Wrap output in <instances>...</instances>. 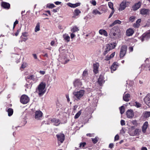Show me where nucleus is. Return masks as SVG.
I'll return each instance as SVG.
<instances>
[{"mask_svg": "<svg viewBox=\"0 0 150 150\" xmlns=\"http://www.w3.org/2000/svg\"><path fill=\"white\" fill-rule=\"evenodd\" d=\"M27 64L26 63H23L21 65L20 69L22 70L24 69L27 67Z\"/></svg>", "mask_w": 150, "mask_h": 150, "instance_id": "nucleus-38", "label": "nucleus"}, {"mask_svg": "<svg viewBox=\"0 0 150 150\" xmlns=\"http://www.w3.org/2000/svg\"><path fill=\"white\" fill-rule=\"evenodd\" d=\"M1 6L4 8L7 9H9L10 8V6L9 4L4 2H2Z\"/></svg>", "mask_w": 150, "mask_h": 150, "instance_id": "nucleus-19", "label": "nucleus"}, {"mask_svg": "<svg viewBox=\"0 0 150 150\" xmlns=\"http://www.w3.org/2000/svg\"><path fill=\"white\" fill-rule=\"evenodd\" d=\"M144 116L145 117H148L150 116V112L146 111L144 113Z\"/></svg>", "mask_w": 150, "mask_h": 150, "instance_id": "nucleus-40", "label": "nucleus"}, {"mask_svg": "<svg viewBox=\"0 0 150 150\" xmlns=\"http://www.w3.org/2000/svg\"><path fill=\"white\" fill-rule=\"evenodd\" d=\"M141 131V130L138 129H136L134 131L133 135H131L134 136L138 135L139 134V132Z\"/></svg>", "mask_w": 150, "mask_h": 150, "instance_id": "nucleus-36", "label": "nucleus"}, {"mask_svg": "<svg viewBox=\"0 0 150 150\" xmlns=\"http://www.w3.org/2000/svg\"><path fill=\"white\" fill-rule=\"evenodd\" d=\"M108 5L109 8H111L112 10V9L114 10L113 7V4L111 2H109L108 3Z\"/></svg>", "mask_w": 150, "mask_h": 150, "instance_id": "nucleus-42", "label": "nucleus"}, {"mask_svg": "<svg viewBox=\"0 0 150 150\" xmlns=\"http://www.w3.org/2000/svg\"><path fill=\"white\" fill-rule=\"evenodd\" d=\"M92 13L95 15H100L101 13L97 9H95L93 10Z\"/></svg>", "mask_w": 150, "mask_h": 150, "instance_id": "nucleus-37", "label": "nucleus"}, {"mask_svg": "<svg viewBox=\"0 0 150 150\" xmlns=\"http://www.w3.org/2000/svg\"><path fill=\"white\" fill-rule=\"evenodd\" d=\"M86 144V143L85 142H81L80 144L79 147L80 148H83L85 146Z\"/></svg>", "mask_w": 150, "mask_h": 150, "instance_id": "nucleus-43", "label": "nucleus"}, {"mask_svg": "<svg viewBox=\"0 0 150 150\" xmlns=\"http://www.w3.org/2000/svg\"><path fill=\"white\" fill-rule=\"evenodd\" d=\"M104 80L103 79V77L102 75H100L98 79V83L100 86H101L102 84L104 83Z\"/></svg>", "mask_w": 150, "mask_h": 150, "instance_id": "nucleus-24", "label": "nucleus"}, {"mask_svg": "<svg viewBox=\"0 0 150 150\" xmlns=\"http://www.w3.org/2000/svg\"><path fill=\"white\" fill-rule=\"evenodd\" d=\"M18 20H16V21H15V22L14 23V24H13V28H15V26L17 24H18Z\"/></svg>", "mask_w": 150, "mask_h": 150, "instance_id": "nucleus-53", "label": "nucleus"}, {"mask_svg": "<svg viewBox=\"0 0 150 150\" xmlns=\"http://www.w3.org/2000/svg\"><path fill=\"white\" fill-rule=\"evenodd\" d=\"M79 30V29L78 27L76 25L73 26L71 30V31L73 33L77 32Z\"/></svg>", "mask_w": 150, "mask_h": 150, "instance_id": "nucleus-33", "label": "nucleus"}, {"mask_svg": "<svg viewBox=\"0 0 150 150\" xmlns=\"http://www.w3.org/2000/svg\"><path fill=\"white\" fill-rule=\"evenodd\" d=\"M141 19H139L136 21L135 23L134 24L133 26L136 28H138L140 25L139 23L141 22Z\"/></svg>", "mask_w": 150, "mask_h": 150, "instance_id": "nucleus-31", "label": "nucleus"}, {"mask_svg": "<svg viewBox=\"0 0 150 150\" xmlns=\"http://www.w3.org/2000/svg\"><path fill=\"white\" fill-rule=\"evenodd\" d=\"M99 33L101 35H103L105 37L108 36V33L107 31L105 30L100 29L99 30Z\"/></svg>", "mask_w": 150, "mask_h": 150, "instance_id": "nucleus-27", "label": "nucleus"}, {"mask_svg": "<svg viewBox=\"0 0 150 150\" xmlns=\"http://www.w3.org/2000/svg\"><path fill=\"white\" fill-rule=\"evenodd\" d=\"M127 50V47L125 45H122L121 48L120 53V57H123L125 55Z\"/></svg>", "mask_w": 150, "mask_h": 150, "instance_id": "nucleus-8", "label": "nucleus"}, {"mask_svg": "<svg viewBox=\"0 0 150 150\" xmlns=\"http://www.w3.org/2000/svg\"><path fill=\"white\" fill-rule=\"evenodd\" d=\"M54 3L56 5H58L60 4L61 3V2H60L57 1H56V2H55Z\"/></svg>", "mask_w": 150, "mask_h": 150, "instance_id": "nucleus-59", "label": "nucleus"}, {"mask_svg": "<svg viewBox=\"0 0 150 150\" xmlns=\"http://www.w3.org/2000/svg\"><path fill=\"white\" fill-rule=\"evenodd\" d=\"M126 115L128 118H131L134 116V113L133 111L131 110H128L126 112Z\"/></svg>", "mask_w": 150, "mask_h": 150, "instance_id": "nucleus-14", "label": "nucleus"}, {"mask_svg": "<svg viewBox=\"0 0 150 150\" xmlns=\"http://www.w3.org/2000/svg\"><path fill=\"white\" fill-rule=\"evenodd\" d=\"M81 114V111L80 110L79 111V112L77 113L74 116L75 119H77L80 116Z\"/></svg>", "mask_w": 150, "mask_h": 150, "instance_id": "nucleus-41", "label": "nucleus"}, {"mask_svg": "<svg viewBox=\"0 0 150 150\" xmlns=\"http://www.w3.org/2000/svg\"><path fill=\"white\" fill-rule=\"evenodd\" d=\"M134 105L137 108H139L141 107V104L139 103L136 102Z\"/></svg>", "mask_w": 150, "mask_h": 150, "instance_id": "nucleus-46", "label": "nucleus"}, {"mask_svg": "<svg viewBox=\"0 0 150 150\" xmlns=\"http://www.w3.org/2000/svg\"><path fill=\"white\" fill-rule=\"evenodd\" d=\"M135 19V17L134 16H132L130 17L129 21H130L131 22H132L134 21Z\"/></svg>", "mask_w": 150, "mask_h": 150, "instance_id": "nucleus-47", "label": "nucleus"}, {"mask_svg": "<svg viewBox=\"0 0 150 150\" xmlns=\"http://www.w3.org/2000/svg\"><path fill=\"white\" fill-rule=\"evenodd\" d=\"M119 28L118 26H115L112 28L110 30L109 34V38H110L116 39L117 37V33Z\"/></svg>", "mask_w": 150, "mask_h": 150, "instance_id": "nucleus-1", "label": "nucleus"}, {"mask_svg": "<svg viewBox=\"0 0 150 150\" xmlns=\"http://www.w3.org/2000/svg\"><path fill=\"white\" fill-rule=\"evenodd\" d=\"M120 113L122 114H123L125 111V108L123 106H122L119 108Z\"/></svg>", "mask_w": 150, "mask_h": 150, "instance_id": "nucleus-39", "label": "nucleus"}, {"mask_svg": "<svg viewBox=\"0 0 150 150\" xmlns=\"http://www.w3.org/2000/svg\"><path fill=\"white\" fill-rule=\"evenodd\" d=\"M117 65L116 62H114L111 65L110 67L111 72L112 73L113 71H115L117 69Z\"/></svg>", "mask_w": 150, "mask_h": 150, "instance_id": "nucleus-21", "label": "nucleus"}, {"mask_svg": "<svg viewBox=\"0 0 150 150\" xmlns=\"http://www.w3.org/2000/svg\"><path fill=\"white\" fill-rule=\"evenodd\" d=\"M47 6L50 8H52L55 7V5L53 4H47Z\"/></svg>", "mask_w": 150, "mask_h": 150, "instance_id": "nucleus-44", "label": "nucleus"}, {"mask_svg": "<svg viewBox=\"0 0 150 150\" xmlns=\"http://www.w3.org/2000/svg\"><path fill=\"white\" fill-rule=\"evenodd\" d=\"M54 42L53 41H52L50 43V45L51 46H53L54 44Z\"/></svg>", "mask_w": 150, "mask_h": 150, "instance_id": "nucleus-61", "label": "nucleus"}, {"mask_svg": "<svg viewBox=\"0 0 150 150\" xmlns=\"http://www.w3.org/2000/svg\"><path fill=\"white\" fill-rule=\"evenodd\" d=\"M149 10L145 8H142L140 11V13L143 15H147L149 14Z\"/></svg>", "mask_w": 150, "mask_h": 150, "instance_id": "nucleus-17", "label": "nucleus"}, {"mask_svg": "<svg viewBox=\"0 0 150 150\" xmlns=\"http://www.w3.org/2000/svg\"><path fill=\"white\" fill-rule=\"evenodd\" d=\"M125 92L123 95V100L126 102H128L129 100V98H130V95L129 94H125Z\"/></svg>", "mask_w": 150, "mask_h": 150, "instance_id": "nucleus-22", "label": "nucleus"}, {"mask_svg": "<svg viewBox=\"0 0 150 150\" xmlns=\"http://www.w3.org/2000/svg\"><path fill=\"white\" fill-rule=\"evenodd\" d=\"M121 23V21L119 20H116L114 21L111 24H110L109 27H111L114 25H115L116 24H120Z\"/></svg>", "mask_w": 150, "mask_h": 150, "instance_id": "nucleus-28", "label": "nucleus"}, {"mask_svg": "<svg viewBox=\"0 0 150 150\" xmlns=\"http://www.w3.org/2000/svg\"><path fill=\"white\" fill-rule=\"evenodd\" d=\"M111 58H110V56L108 55H107L105 57V59L106 61H108V60H109Z\"/></svg>", "mask_w": 150, "mask_h": 150, "instance_id": "nucleus-50", "label": "nucleus"}, {"mask_svg": "<svg viewBox=\"0 0 150 150\" xmlns=\"http://www.w3.org/2000/svg\"><path fill=\"white\" fill-rule=\"evenodd\" d=\"M109 147L110 148H112L113 147V144L112 143H110L109 145Z\"/></svg>", "mask_w": 150, "mask_h": 150, "instance_id": "nucleus-57", "label": "nucleus"}, {"mask_svg": "<svg viewBox=\"0 0 150 150\" xmlns=\"http://www.w3.org/2000/svg\"><path fill=\"white\" fill-rule=\"evenodd\" d=\"M66 97L67 98V101L68 102H69L70 101V99L69 98V96L68 95H66Z\"/></svg>", "mask_w": 150, "mask_h": 150, "instance_id": "nucleus-58", "label": "nucleus"}, {"mask_svg": "<svg viewBox=\"0 0 150 150\" xmlns=\"http://www.w3.org/2000/svg\"><path fill=\"white\" fill-rule=\"evenodd\" d=\"M58 60L60 62L63 64H66L69 61V60L66 57L63 56L60 57Z\"/></svg>", "mask_w": 150, "mask_h": 150, "instance_id": "nucleus-12", "label": "nucleus"}, {"mask_svg": "<svg viewBox=\"0 0 150 150\" xmlns=\"http://www.w3.org/2000/svg\"><path fill=\"white\" fill-rule=\"evenodd\" d=\"M46 84L45 83H41L38 86L36 89V92L38 93L40 96L43 95L45 92V88Z\"/></svg>", "mask_w": 150, "mask_h": 150, "instance_id": "nucleus-2", "label": "nucleus"}, {"mask_svg": "<svg viewBox=\"0 0 150 150\" xmlns=\"http://www.w3.org/2000/svg\"><path fill=\"white\" fill-rule=\"evenodd\" d=\"M114 12H115L114 10L112 9V12H111V13H110V14L108 18H110L113 15V14L114 13Z\"/></svg>", "mask_w": 150, "mask_h": 150, "instance_id": "nucleus-48", "label": "nucleus"}, {"mask_svg": "<svg viewBox=\"0 0 150 150\" xmlns=\"http://www.w3.org/2000/svg\"><path fill=\"white\" fill-rule=\"evenodd\" d=\"M122 126L124 125H125V121L123 120H122L120 122Z\"/></svg>", "mask_w": 150, "mask_h": 150, "instance_id": "nucleus-51", "label": "nucleus"}, {"mask_svg": "<svg viewBox=\"0 0 150 150\" xmlns=\"http://www.w3.org/2000/svg\"><path fill=\"white\" fill-rule=\"evenodd\" d=\"M99 67V64L98 63L94 64H93V72L96 74L98 73V69Z\"/></svg>", "mask_w": 150, "mask_h": 150, "instance_id": "nucleus-16", "label": "nucleus"}, {"mask_svg": "<svg viewBox=\"0 0 150 150\" xmlns=\"http://www.w3.org/2000/svg\"><path fill=\"white\" fill-rule=\"evenodd\" d=\"M81 11L79 9H75L74 11V15L73 17L74 18H76V16H77L79 15L81 13Z\"/></svg>", "mask_w": 150, "mask_h": 150, "instance_id": "nucleus-32", "label": "nucleus"}, {"mask_svg": "<svg viewBox=\"0 0 150 150\" xmlns=\"http://www.w3.org/2000/svg\"><path fill=\"white\" fill-rule=\"evenodd\" d=\"M32 55L33 56V57L35 59H38L37 56L36 54H32Z\"/></svg>", "mask_w": 150, "mask_h": 150, "instance_id": "nucleus-54", "label": "nucleus"}, {"mask_svg": "<svg viewBox=\"0 0 150 150\" xmlns=\"http://www.w3.org/2000/svg\"><path fill=\"white\" fill-rule=\"evenodd\" d=\"M132 123L133 125H136L137 124V122L136 121H133L132 122Z\"/></svg>", "mask_w": 150, "mask_h": 150, "instance_id": "nucleus-60", "label": "nucleus"}, {"mask_svg": "<svg viewBox=\"0 0 150 150\" xmlns=\"http://www.w3.org/2000/svg\"><path fill=\"white\" fill-rule=\"evenodd\" d=\"M30 99L28 97L25 95H23L20 98V101L23 104H26L29 101Z\"/></svg>", "mask_w": 150, "mask_h": 150, "instance_id": "nucleus-6", "label": "nucleus"}, {"mask_svg": "<svg viewBox=\"0 0 150 150\" xmlns=\"http://www.w3.org/2000/svg\"><path fill=\"white\" fill-rule=\"evenodd\" d=\"M150 38V31L147 33L143 34L141 37L142 42L148 40Z\"/></svg>", "mask_w": 150, "mask_h": 150, "instance_id": "nucleus-11", "label": "nucleus"}, {"mask_svg": "<svg viewBox=\"0 0 150 150\" xmlns=\"http://www.w3.org/2000/svg\"><path fill=\"white\" fill-rule=\"evenodd\" d=\"M63 37L64 39L66 40L67 42H68L69 41L70 37L68 35H64L63 36Z\"/></svg>", "mask_w": 150, "mask_h": 150, "instance_id": "nucleus-35", "label": "nucleus"}, {"mask_svg": "<svg viewBox=\"0 0 150 150\" xmlns=\"http://www.w3.org/2000/svg\"><path fill=\"white\" fill-rule=\"evenodd\" d=\"M75 36V35L73 33H71V38H73Z\"/></svg>", "mask_w": 150, "mask_h": 150, "instance_id": "nucleus-63", "label": "nucleus"}, {"mask_svg": "<svg viewBox=\"0 0 150 150\" xmlns=\"http://www.w3.org/2000/svg\"><path fill=\"white\" fill-rule=\"evenodd\" d=\"M6 110L8 113V115L9 116H11L13 113V110L11 108H8L6 109Z\"/></svg>", "mask_w": 150, "mask_h": 150, "instance_id": "nucleus-29", "label": "nucleus"}, {"mask_svg": "<svg viewBox=\"0 0 150 150\" xmlns=\"http://www.w3.org/2000/svg\"><path fill=\"white\" fill-rule=\"evenodd\" d=\"M119 137L118 134H117L115 137L114 140L115 141L118 140L119 139Z\"/></svg>", "mask_w": 150, "mask_h": 150, "instance_id": "nucleus-49", "label": "nucleus"}, {"mask_svg": "<svg viewBox=\"0 0 150 150\" xmlns=\"http://www.w3.org/2000/svg\"><path fill=\"white\" fill-rule=\"evenodd\" d=\"M74 86L76 89L79 88L82 85V83L81 80L79 79H75L73 81Z\"/></svg>", "mask_w": 150, "mask_h": 150, "instance_id": "nucleus-4", "label": "nucleus"}, {"mask_svg": "<svg viewBox=\"0 0 150 150\" xmlns=\"http://www.w3.org/2000/svg\"><path fill=\"white\" fill-rule=\"evenodd\" d=\"M51 121L54 125L56 126H59L61 123L60 120L56 118L52 119Z\"/></svg>", "mask_w": 150, "mask_h": 150, "instance_id": "nucleus-13", "label": "nucleus"}, {"mask_svg": "<svg viewBox=\"0 0 150 150\" xmlns=\"http://www.w3.org/2000/svg\"><path fill=\"white\" fill-rule=\"evenodd\" d=\"M141 2L139 1L138 3H136L132 7V10L134 11H135L138 9L141 6Z\"/></svg>", "mask_w": 150, "mask_h": 150, "instance_id": "nucleus-15", "label": "nucleus"}, {"mask_svg": "<svg viewBox=\"0 0 150 150\" xmlns=\"http://www.w3.org/2000/svg\"><path fill=\"white\" fill-rule=\"evenodd\" d=\"M84 92V90H82L79 91L74 92L73 94L74 96L78 99H80L83 96Z\"/></svg>", "mask_w": 150, "mask_h": 150, "instance_id": "nucleus-7", "label": "nucleus"}, {"mask_svg": "<svg viewBox=\"0 0 150 150\" xmlns=\"http://www.w3.org/2000/svg\"><path fill=\"white\" fill-rule=\"evenodd\" d=\"M134 31L132 28H129L126 31V35L127 36H132L134 33Z\"/></svg>", "mask_w": 150, "mask_h": 150, "instance_id": "nucleus-18", "label": "nucleus"}, {"mask_svg": "<svg viewBox=\"0 0 150 150\" xmlns=\"http://www.w3.org/2000/svg\"><path fill=\"white\" fill-rule=\"evenodd\" d=\"M129 2L125 0L123 1L120 4L119 10L120 11H122L129 6Z\"/></svg>", "mask_w": 150, "mask_h": 150, "instance_id": "nucleus-5", "label": "nucleus"}, {"mask_svg": "<svg viewBox=\"0 0 150 150\" xmlns=\"http://www.w3.org/2000/svg\"><path fill=\"white\" fill-rule=\"evenodd\" d=\"M39 73L42 75H44L45 74V71H40Z\"/></svg>", "mask_w": 150, "mask_h": 150, "instance_id": "nucleus-56", "label": "nucleus"}, {"mask_svg": "<svg viewBox=\"0 0 150 150\" xmlns=\"http://www.w3.org/2000/svg\"><path fill=\"white\" fill-rule=\"evenodd\" d=\"M148 126V122L147 121L144 122L142 127V130L143 133H145L146 132V130Z\"/></svg>", "mask_w": 150, "mask_h": 150, "instance_id": "nucleus-20", "label": "nucleus"}, {"mask_svg": "<svg viewBox=\"0 0 150 150\" xmlns=\"http://www.w3.org/2000/svg\"><path fill=\"white\" fill-rule=\"evenodd\" d=\"M141 150H147V149L146 147H142V148Z\"/></svg>", "mask_w": 150, "mask_h": 150, "instance_id": "nucleus-64", "label": "nucleus"}, {"mask_svg": "<svg viewBox=\"0 0 150 150\" xmlns=\"http://www.w3.org/2000/svg\"><path fill=\"white\" fill-rule=\"evenodd\" d=\"M42 113L40 110H37L35 112V118L36 120H41L42 117Z\"/></svg>", "mask_w": 150, "mask_h": 150, "instance_id": "nucleus-10", "label": "nucleus"}, {"mask_svg": "<svg viewBox=\"0 0 150 150\" xmlns=\"http://www.w3.org/2000/svg\"><path fill=\"white\" fill-rule=\"evenodd\" d=\"M117 45L116 42H112L106 45L103 54L105 55L110 50L115 48Z\"/></svg>", "mask_w": 150, "mask_h": 150, "instance_id": "nucleus-3", "label": "nucleus"}, {"mask_svg": "<svg viewBox=\"0 0 150 150\" xmlns=\"http://www.w3.org/2000/svg\"><path fill=\"white\" fill-rule=\"evenodd\" d=\"M92 141L94 144H96L98 142V138L96 137L94 139H92Z\"/></svg>", "mask_w": 150, "mask_h": 150, "instance_id": "nucleus-45", "label": "nucleus"}, {"mask_svg": "<svg viewBox=\"0 0 150 150\" xmlns=\"http://www.w3.org/2000/svg\"><path fill=\"white\" fill-rule=\"evenodd\" d=\"M88 71L86 69L83 72L82 74V79L85 80L86 79L88 75Z\"/></svg>", "mask_w": 150, "mask_h": 150, "instance_id": "nucleus-25", "label": "nucleus"}, {"mask_svg": "<svg viewBox=\"0 0 150 150\" xmlns=\"http://www.w3.org/2000/svg\"><path fill=\"white\" fill-rule=\"evenodd\" d=\"M40 30V23H37L36 25L35 28V32L39 31Z\"/></svg>", "mask_w": 150, "mask_h": 150, "instance_id": "nucleus-34", "label": "nucleus"}, {"mask_svg": "<svg viewBox=\"0 0 150 150\" xmlns=\"http://www.w3.org/2000/svg\"><path fill=\"white\" fill-rule=\"evenodd\" d=\"M67 5L69 7L71 8H75L80 5V3H77L75 4H72L71 3H69L67 4Z\"/></svg>", "mask_w": 150, "mask_h": 150, "instance_id": "nucleus-26", "label": "nucleus"}, {"mask_svg": "<svg viewBox=\"0 0 150 150\" xmlns=\"http://www.w3.org/2000/svg\"><path fill=\"white\" fill-rule=\"evenodd\" d=\"M57 138L58 143H62L64 141L65 139L64 135L62 133H59L56 135Z\"/></svg>", "mask_w": 150, "mask_h": 150, "instance_id": "nucleus-9", "label": "nucleus"}, {"mask_svg": "<svg viewBox=\"0 0 150 150\" xmlns=\"http://www.w3.org/2000/svg\"><path fill=\"white\" fill-rule=\"evenodd\" d=\"M144 100L145 103L147 105H148L150 101V94H149L144 98Z\"/></svg>", "mask_w": 150, "mask_h": 150, "instance_id": "nucleus-23", "label": "nucleus"}, {"mask_svg": "<svg viewBox=\"0 0 150 150\" xmlns=\"http://www.w3.org/2000/svg\"><path fill=\"white\" fill-rule=\"evenodd\" d=\"M115 52H113L112 54H111L109 56H110L111 59L113 58L114 57V56H115Z\"/></svg>", "mask_w": 150, "mask_h": 150, "instance_id": "nucleus-52", "label": "nucleus"}, {"mask_svg": "<svg viewBox=\"0 0 150 150\" xmlns=\"http://www.w3.org/2000/svg\"><path fill=\"white\" fill-rule=\"evenodd\" d=\"M23 36L24 37H26L27 36V33H24L23 34Z\"/></svg>", "mask_w": 150, "mask_h": 150, "instance_id": "nucleus-62", "label": "nucleus"}, {"mask_svg": "<svg viewBox=\"0 0 150 150\" xmlns=\"http://www.w3.org/2000/svg\"><path fill=\"white\" fill-rule=\"evenodd\" d=\"M91 3L93 6H96V1L94 0L92 1Z\"/></svg>", "mask_w": 150, "mask_h": 150, "instance_id": "nucleus-55", "label": "nucleus"}, {"mask_svg": "<svg viewBox=\"0 0 150 150\" xmlns=\"http://www.w3.org/2000/svg\"><path fill=\"white\" fill-rule=\"evenodd\" d=\"M26 80L30 79L33 81H35V76L33 75H30L27 76L25 77Z\"/></svg>", "mask_w": 150, "mask_h": 150, "instance_id": "nucleus-30", "label": "nucleus"}]
</instances>
